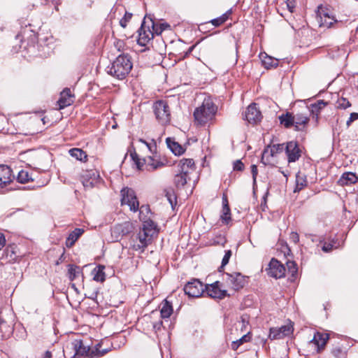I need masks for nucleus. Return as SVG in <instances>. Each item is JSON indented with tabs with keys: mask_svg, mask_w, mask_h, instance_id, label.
<instances>
[{
	"mask_svg": "<svg viewBox=\"0 0 358 358\" xmlns=\"http://www.w3.org/2000/svg\"><path fill=\"white\" fill-rule=\"evenodd\" d=\"M157 234V225L150 218L144 220L142 228L139 231L136 240L138 243H135L132 245L134 250H141L143 252L145 248L151 243L152 240L155 236Z\"/></svg>",
	"mask_w": 358,
	"mask_h": 358,
	"instance_id": "1",
	"label": "nucleus"
},
{
	"mask_svg": "<svg viewBox=\"0 0 358 358\" xmlns=\"http://www.w3.org/2000/svg\"><path fill=\"white\" fill-rule=\"evenodd\" d=\"M101 343L96 344L94 347L91 348L88 345H85L82 340H74L71 343V347L66 346V350H64L66 353L69 349L73 350L75 356H85L89 358H99L103 357L109 352L108 349L101 350Z\"/></svg>",
	"mask_w": 358,
	"mask_h": 358,
	"instance_id": "2",
	"label": "nucleus"
},
{
	"mask_svg": "<svg viewBox=\"0 0 358 358\" xmlns=\"http://www.w3.org/2000/svg\"><path fill=\"white\" fill-rule=\"evenodd\" d=\"M132 69L131 57L127 54L120 55L110 66L107 67V73L119 80L125 78Z\"/></svg>",
	"mask_w": 358,
	"mask_h": 358,
	"instance_id": "3",
	"label": "nucleus"
},
{
	"mask_svg": "<svg viewBox=\"0 0 358 358\" xmlns=\"http://www.w3.org/2000/svg\"><path fill=\"white\" fill-rule=\"evenodd\" d=\"M217 112V106L210 98L204 99L201 106L194 112L195 122L200 125L206 124L211 120Z\"/></svg>",
	"mask_w": 358,
	"mask_h": 358,
	"instance_id": "4",
	"label": "nucleus"
},
{
	"mask_svg": "<svg viewBox=\"0 0 358 358\" xmlns=\"http://www.w3.org/2000/svg\"><path fill=\"white\" fill-rule=\"evenodd\" d=\"M154 113L157 120L162 125L169 123L171 120L170 108L166 101L159 100L153 105Z\"/></svg>",
	"mask_w": 358,
	"mask_h": 358,
	"instance_id": "5",
	"label": "nucleus"
},
{
	"mask_svg": "<svg viewBox=\"0 0 358 358\" xmlns=\"http://www.w3.org/2000/svg\"><path fill=\"white\" fill-rule=\"evenodd\" d=\"M121 203L127 204L130 210L136 212L138 210V201L137 200L135 192L129 187H124L121 192Z\"/></svg>",
	"mask_w": 358,
	"mask_h": 358,
	"instance_id": "6",
	"label": "nucleus"
},
{
	"mask_svg": "<svg viewBox=\"0 0 358 358\" xmlns=\"http://www.w3.org/2000/svg\"><path fill=\"white\" fill-rule=\"evenodd\" d=\"M205 285L199 279L193 278L184 287L185 293L189 297L197 298L204 293Z\"/></svg>",
	"mask_w": 358,
	"mask_h": 358,
	"instance_id": "7",
	"label": "nucleus"
},
{
	"mask_svg": "<svg viewBox=\"0 0 358 358\" xmlns=\"http://www.w3.org/2000/svg\"><path fill=\"white\" fill-rule=\"evenodd\" d=\"M294 331L292 322L280 327H273L270 329L268 338L271 340L282 339L285 336L292 334Z\"/></svg>",
	"mask_w": 358,
	"mask_h": 358,
	"instance_id": "8",
	"label": "nucleus"
},
{
	"mask_svg": "<svg viewBox=\"0 0 358 358\" xmlns=\"http://www.w3.org/2000/svg\"><path fill=\"white\" fill-rule=\"evenodd\" d=\"M226 282L234 290L242 289L246 284V277L241 273H225Z\"/></svg>",
	"mask_w": 358,
	"mask_h": 358,
	"instance_id": "9",
	"label": "nucleus"
},
{
	"mask_svg": "<svg viewBox=\"0 0 358 358\" xmlns=\"http://www.w3.org/2000/svg\"><path fill=\"white\" fill-rule=\"evenodd\" d=\"M285 150L289 163L295 162L299 160L301 155V150L299 148V143L294 141L287 142Z\"/></svg>",
	"mask_w": 358,
	"mask_h": 358,
	"instance_id": "10",
	"label": "nucleus"
},
{
	"mask_svg": "<svg viewBox=\"0 0 358 358\" xmlns=\"http://www.w3.org/2000/svg\"><path fill=\"white\" fill-rule=\"evenodd\" d=\"M244 117L250 124H257L261 121L262 115L256 103H252L248 106L245 112Z\"/></svg>",
	"mask_w": 358,
	"mask_h": 358,
	"instance_id": "11",
	"label": "nucleus"
},
{
	"mask_svg": "<svg viewBox=\"0 0 358 358\" xmlns=\"http://www.w3.org/2000/svg\"><path fill=\"white\" fill-rule=\"evenodd\" d=\"M204 292L213 299H224L227 295V290L221 289L220 287V282L216 281L210 285H205Z\"/></svg>",
	"mask_w": 358,
	"mask_h": 358,
	"instance_id": "12",
	"label": "nucleus"
},
{
	"mask_svg": "<svg viewBox=\"0 0 358 358\" xmlns=\"http://www.w3.org/2000/svg\"><path fill=\"white\" fill-rule=\"evenodd\" d=\"M266 271L268 275L275 278L284 277L285 273V266L275 258L271 260Z\"/></svg>",
	"mask_w": 358,
	"mask_h": 358,
	"instance_id": "13",
	"label": "nucleus"
},
{
	"mask_svg": "<svg viewBox=\"0 0 358 358\" xmlns=\"http://www.w3.org/2000/svg\"><path fill=\"white\" fill-rule=\"evenodd\" d=\"M317 20L320 24V27L327 28L331 27L332 24L336 22L334 17L329 15L327 10L324 9L322 6L318 7Z\"/></svg>",
	"mask_w": 358,
	"mask_h": 358,
	"instance_id": "14",
	"label": "nucleus"
},
{
	"mask_svg": "<svg viewBox=\"0 0 358 358\" xmlns=\"http://www.w3.org/2000/svg\"><path fill=\"white\" fill-rule=\"evenodd\" d=\"M99 173L96 170L85 171L82 176V183L85 188L91 189L99 181Z\"/></svg>",
	"mask_w": 358,
	"mask_h": 358,
	"instance_id": "15",
	"label": "nucleus"
},
{
	"mask_svg": "<svg viewBox=\"0 0 358 358\" xmlns=\"http://www.w3.org/2000/svg\"><path fill=\"white\" fill-rule=\"evenodd\" d=\"M284 150H285V144H273L272 145L268 146L264 149L262 157V162L266 164H269V157H274L277 154L282 152Z\"/></svg>",
	"mask_w": 358,
	"mask_h": 358,
	"instance_id": "16",
	"label": "nucleus"
},
{
	"mask_svg": "<svg viewBox=\"0 0 358 358\" xmlns=\"http://www.w3.org/2000/svg\"><path fill=\"white\" fill-rule=\"evenodd\" d=\"M329 339V335L327 333L316 332L314 334L313 339L310 343L315 345L317 353H320L325 348L327 341Z\"/></svg>",
	"mask_w": 358,
	"mask_h": 358,
	"instance_id": "17",
	"label": "nucleus"
},
{
	"mask_svg": "<svg viewBox=\"0 0 358 358\" xmlns=\"http://www.w3.org/2000/svg\"><path fill=\"white\" fill-rule=\"evenodd\" d=\"M73 94H71L69 88H65L61 93L60 97L57 101L59 109H63L66 106H71L73 103Z\"/></svg>",
	"mask_w": 358,
	"mask_h": 358,
	"instance_id": "18",
	"label": "nucleus"
},
{
	"mask_svg": "<svg viewBox=\"0 0 358 358\" xmlns=\"http://www.w3.org/2000/svg\"><path fill=\"white\" fill-rule=\"evenodd\" d=\"M294 126L296 131H304L307 128L309 122V117L307 114L299 113L294 115Z\"/></svg>",
	"mask_w": 358,
	"mask_h": 358,
	"instance_id": "19",
	"label": "nucleus"
},
{
	"mask_svg": "<svg viewBox=\"0 0 358 358\" xmlns=\"http://www.w3.org/2000/svg\"><path fill=\"white\" fill-rule=\"evenodd\" d=\"M12 170L6 165H0V187H4L12 181Z\"/></svg>",
	"mask_w": 358,
	"mask_h": 358,
	"instance_id": "20",
	"label": "nucleus"
},
{
	"mask_svg": "<svg viewBox=\"0 0 358 358\" xmlns=\"http://www.w3.org/2000/svg\"><path fill=\"white\" fill-rule=\"evenodd\" d=\"M153 31H150V29L148 31L145 29L144 22H143L141 28L138 30V43L140 45L144 46L151 38H153Z\"/></svg>",
	"mask_w": 358,
	"mask_h": 358,
	"instance_id": "21",
	"label": "nucleus"
},
{
	"mask_svg": "<svg viewBox=\"0 0 358 358\" xmlns=\"http://www.w3.org/2000/svg\"><path fill=\"white\" fill-rule=\"evenodd\" d=\"M357 180L358 178L355 173L352 172H346L343 173V175L338 180V183L343 186L348 185L355 183L357 181Z\"/></svg>",
	"mask_w": 358,
	"mask_h": 358,
	"instance_id": "22",
	"label": "nucleus"
},
{
	"mask_svg": "<svg viewBox=\"0 0 358 358\" xmlns=\"http://www.w3.org/2000/svg\"><path fill=\"white\" fill-rule=\"evenodd\" d=\"M259 57L266 69L275 68L278 65V60L268 56L266 53H261Z\"/></svg>",
	"mask_w": 358,
	"mask_h": 358,
	"instance_id": "23",
	"label": "nucleus"
},
{
	"mask_svg": "<svg viewBox=\"0 0 358 358\" xmlns=\"http://www.w3.org/2000/svg\"><path fill=\"white\" fill-rule=\"evenodd\" d=\"M83 232L84 230L83 229H75L67 237L66 240V246L67 248H71Z\"/></svg>",
	"mask_w": 358,
	"mask_h": 358,
	"instance_id": "24",
	"label": "nucleus"
},
{
	"mask_svg": "<svg viewBox=\"0 0 358 358\" xmlns=\"http://www.w3.org/2000/svg\"><path fill=\"white\" fill-rule=\"evenodd\" d=\"M145 162L146 167L149 171H155L164 166V164L158 159H156L155 157H148L143 159Z\"/></svg>",
	"mask_w": 358,
	"mask_h": 358,
	"instance_id": "25",
	"label": "nucleus"
},
{
	"mask_svg": "<svg viewBox=\"0 0 358 358\" xmlns=\"http://www.w3.org/2000/svg\"><path fill=\"white\" fill-rule=\"evenodd\" d=\"M178 166L180 171L189 173V170H194L195 164L192 159H182L180 161Z\"/></svg>",
	"mask_w": 358,
	"mask_h": 358,
	"instance_id": "26",
	"label": "nucleus"
},
{
	"mask_svg": "<svg viewBox=\"0 0 358 358\" xmlns=\"http://www.w3.org/2000/svg\"><path fill=\"white\" fill-rule=\"evenodd\" d=\"M166 141L167 146L175 155H180L184 153L185 149L178 142L171 140V138H167Z\"/></svg>",
	"mask_w": 358,
	"mask_h": 358,
	"instance_id": "27",
	"label": "nucleus"
},
{
	"mask_svg": "<svg viewBox=\"0 0 358 358\" xmlns=\"http://www.w3.org/2000/svg\"><path fill=\"white\" fill-rule=\"evenodd\" d=\"M69 152L72 157L76 158L77 160L83 162L87 160V155L80 148H71L69 150Z\"/></svg>",
	"mask_w": 358,
	"mask_h": 358,
	"instance_id": "28",
	"label": "nucleus"
},
{
	"mask_svg": "<svg viewBox=\"0 0 358 358\" xmlns=\"http://www.w3.org/2000/svg\"><path fill=\"white\" fill-rule=\"evenodd\" d=\"M104 269L105 266L102 265H99L94 268L92 271L93 280L96 282H103L106 279Z\"/></svg>",
	"mask_w": 358,
	"mask_h": 358,
	"instance_id": "29",
	"label": "nucleus"
},
{
	"mask_svg": "<svg viewBox=\"0 0 358 358\" xmlns=\"http://www.w3.org/2000/svg\"><path fill=\"white\" fill-rule=\"evenodd\" d=\"M293 117L294 115L290 113L282 114L279 117L280 122L281 124L284 125L285 127L290 128L292 126H294V119Z\"/></svg>",
	"mask_w": 358,
	"mask_h": 358,
	"instance_id": "30",
	"label": "nucleus"
},
{
	"mask_svg": "<svg viewBox=\"0 0 358 358\" xmlns=\"http://www.w3.org/2000/svg\"><path fill=\"white\" fill-rule=\"evenodd\" d=\"M173 313V308L171 303L167 300H164L162 303V308L160 310L161 317L162 318H168Z\"/></svg>",
	"mask_w": 358,
	"mask_h": 358,
	"instance_id": "31",
	"label": "nucleus"
},
{
	"mask_svg": "<svg viewBox=\"0 0 358 358\" xmlns=\"http://www.w3.org/2000/svg\"><path fill=\"white\" fill-rule=\"evenodd\" d=\"M331 355L335 358H346L347 357V351L343 347L342 345H334L331 350Z\"/></svg>",
	"mask_w": 358,
	"mask_h": 358,
	"instance_id": "32",
	"label": "nucleus"
},
{
	"mask_svg": "<svg viewBox=\"0 0 358 358\" xmlns=\"http://www.w3.org/2000/svg\"><path fill=\"white\" fill-rule=\"evenodd\" d=\"M16 180L18 182L24 184L33 181L32 174H30L27 170L22 169L19 171Z\"/></svg>",
	"mask_w": 358,
	"mask_h": 358,
	"instance_id": "33",
	"label": "nucleus"
},
{
	"mask_svg": "<svg viewBox=\"0 0 358 358\" xmlns=\"http://www.w3.org/2000/svg\"><path fill=\"white\" fill-rule=\"evenodd\" d=\"M188 173L181 172L175 176L174 183L177 187H183L187 182Z\"/></svg>",
	"mask_w": 358,
	"mask_h": 358,
	"instance_id": "34",
	"label": "nucleus"
},
{
	"mask_svg": "<svg viewBox=\"0 0 358 358\" xmlns=\"http://www.w3.org/2000/svg\"><path fill=\"white\" fill-rule=\"evenodd\" d=\"M220 219L224 224H228L231 221V210L229 204L226 203L224 204V207H222Z\"/></svg>",
	"mask_w": 358,
	"mask_h": 358,
	"instance_id": "35",
	"label": "nucleus"
},
{
	"mask_svg": "<svg viewBox=\"0 0 358 358\" xmlns=\"http://www.w3.org/2000/svg\"><path fill=\"white\" fill-rule=\"evenodd\" d=\"M231 13V10H229L225 13H224L220 17L213 19L211 20V23L215 27H219L221 24H224L229 18V15Z\"/></svg>",
	"mask_w": 358,
	"mask_h": 358,
	"instance_id": "36",
	"label": "nucleus"
},
{
	"mask_svg": "<svg viewBox=\"0 0 358 358\" xmlns=\"http://www.w3.org/2000/svg\"><path fill=\"white\" fill-rule=\"evenodd\" d=\"M68 273L69 279L74 280L80 273H82V270L78 266L69 265Z\"/></svg>",
	"mask_w": 358,
	"mask_h": 358,
	"instance_id": "37",
	"label": "nucleus"
},
{
	"mask_svg": "<svg viewBox=\"0 0 358 358\" xmlns=\"http://www.w3.org/2000/svg\"><path fill=\"white\" fill-rule=\"evenodd\" d=\"M251 339V336L250 333L243 336L240 339L233 341L231 343V348L234 350H236L238 347L244 343L250 341Z\"/></svg>",
	"mask_w": 358,
	"mask_h": 358,
	"instance_id": "38",
	"label": "nucleus"
},
{
	"mask_svg": "<svg viewBox=\"0 0 358 358\" xmlns=\"http://www.w3.org/2000/svg\"><path fill=\"white\" fill-rule=\"evenodd\" d=\"M165 196L171 204V207L176 204V196L175 195L174 191L172 189H164Z\"/></svg>",
	"mask_w": 358,
	"mask_h": 358,
	"instance_id": "39",
	"label": "nucleus"
},
{
	"mask_svg": "<svg viewBox=\"0 0 358 358\" xmlns=\"http://www.w3.org/2000/svg\"><path fill=\"white\" fill-rule=\"evenodd\" d=\"M307 185V181L304 176H301L299 174L296 175V189L295 192L300 191Z\"/></svg>",
	"mask_w": 358,
	"mask_h": 358,
	"instance_id": "40",
	"label": "nucleus"
},
{
	"mask_svg": "<svg viewBox=\"0 0 358 358\" xmlns=\"http://www.w3.org/2000/svg\"><path fill=\"white\" fill-rule=\"evenodd\" d=\"M138 210L140 220L143 222L144 220H147L148 218H147V215L145 214L150 213V207L147 205H143L140 208L138 207Z\"/></svg>",
	"mask_w": 358,
	"mask_h": 358,
	"instance_id": "41",
	"label": "nucleus"
},
{
	"mask_svg": "<svg viewBox=\"0 0 358 358\" xmlns=\"http://www.w3.org/2000/svg\"><path fill=\"white\" fill-rule=\"evenodd\" d=\"M131 157L136 165L137 169L141 170L143 165L145 164V162H143L144 159H140L136 152L131 153Z\"/></svg>",
	"mask_w": 358,
	"mask_h": 358,
	"instance_id": "42",
	"label": "nucleus"
},
{
	"mask_svg": "<svg viewBox=\"0 0 358 358\" xmlns=\"http://www.w3.org/2000/svg\"><path fill=\"white\" fill-rule=\"evenodd\" d=\"M132 17V13L129 12H125L124 17L120 20V25L122 28H125L127 25V23L131 20Z\"/></svg>",
	"mask_w": 358,
	"mask_h": 358,
	"instance_id": "43",
	"label": "nucleus"
},
{
	"mask_svg": "<svg viewBox=\"0 0 358 358\" xmlns=\"http://www.w3.org/2000/svg\"><path fill=\"white\" fill-rule=\"evenodd\" d=\"M231 254L232 253L230 250L225 251V254L222 258V264H221L220 269L222 268L224 266H226L229 263V261L231 256ZM219 271H220V270H219Z\"/></svg>",
	"mask_w": 358,
	"mask_h": 358,
	"instance_id": "44",
	"label": "nucleus"
},
{
	"mask_svg": "<svg viewBox=\"0 0 358 358\" xmlns=\"http://www.w3.org/2000/svg\"><path fill=\"white\" fill-rule=\"evenodd\" d=\"M351 106V103L346 99L342 98L338 101V108L346 109Z\"/></svg>",
	"mask_w": 358,
	"mask_h": 358,
	"instance_id": "45",
	"label": "nucleus"
},
{
	"mask_svg": "<svg viewBox=\"0 0 358 358\" xmlns=\"http://www.w3.org/2000/svg\"><path fill=\"white\" fill-rule=\"evenodd\" d=\"M327 105V103L323 100H319L315 103L311 104L313 111L319 110L324 108Z\"/></svg>",
	"mask_w": 358,
	"mask_h": 358,
	"instance_id": "46",
	"label": "nucleus"
},
{
	"mask_svg": "<svg viewBox=\"0 0 358 358\" xmlns=\"http://www.w3.org/2000/svg\"><path fill=\"white\" fill-rule=\"evenodd\" d=\"M289 272L294 275L298 271L297 265L294 262H287V263Z\"/></svg>",
	"mask_w": 358,
	"mask_h": 358,
	"instance_id": "47",
	"label": "nucleus"
},
{
	"mask_svg": "<svg viewBox=\"0 0 358 358\" xmlns=\"http://www.w3.org/2000/svg\"><path fill=\"white\" fill-rule=\"evenodd\" d=\"M244 169V164L241 160H236L234 163V170L235 171H243Z\"/></svg>",
	"mask_w": 358,
	"mask_h": 358,
	"instance_id": "48",
	"label": "nucleus"
},
{
	"mask_svg": "<svg viewBox=\"0 0 358 358\" xmlns=\"http://www.w3.org/2000/svg\"><path fill=\"white\" fill-rule=\"evenodd\" d=\"M251 172L252 175L253 183H256V178L258 173L257 166L255 164L251 166Z\"/></svg>",
	"mask_w": 358,
	"mask_h": 358,
	"instance_id": "49",
	"label": "nucleus"
},
{
	"mask_svg": "<svg viewBox=\"0 0 358 358\" xmlns=\"http://www.w3.org/2000/svg\"><path fill=\"white\" fill-rule=\"evenodd\" d=\"M162 324V321L161 320L152 323V328L155 333H157L158 331L161 330Z\"/></svg>",
	"mask_w": 358,
	"mask_h": 358,
	"instance_id": "50",
	"label": "nucleus"
},
{
	"mask_svg": "<svg viewBox=\"0 0 358 358\" xmlns=\"http://www.w3.org/2000/svg\"><path fill=\"white\" fill-rule=\"evenodd\" d=\"M171 25L166 22L159 24V31L158 32H162L164 30H171Z\"/></svg>",
	"mask_w": 358,
	"mask_h": 358,
	"instance_id": "51",
	"label": "nucleus"
},
{
	"mask_svg": "<svg viewBox=\"0 0 358 358\" xmlns=\"http://www.w3.org/2000/svg\"><path fill=\"white\" fill-rule=\"evenodd\" d=\"M290 239L294 243H297L299 241V236L296 232H292L290 234Z\"/></svg>",
	"mask_w": 358,
	"mask_h": 358,
	"instance_id": "52",
	"label": "nucleus"
},
{
	"mask_svg": "<svg viewBox=\"0 0 358 358\" xmlns=\"http://www.w3.org/2000/svg\"><path fill=\"white\" fill-rule=\"evenodd\" d=\"M287 6L290 12H293L295 7L294 0H287Z\"/></svg>",
	"mask_w": 358,
	"mask_h": 358,
	"instance_id": "53",
	"label": "nucleus"
},
{
	"mask_svg": "<svg viewBox=\"0 0 358 358\" xmlns=\"http://www.w3.org/2000/svg\"><path fill=\"white\" fill-rule=\"evenodd\" d=\"M6 239L2 234H0V250L4 247Z\"/></svg>",
	"mask_w": 358,
	"mask_h": 358,
	"instance_id": "54",
	"label": "nucleus"
},
{
	"mask_svg": "<svg viewBox=\"0 0 358 358\" xmlns=\"http://www.w3.org/2000/svg\"><path fill=\"white\" fill-rule=\"evenodd\" d=\"M333 245L331 244L325 243L322 247V250L324 252H329L332 250Z\"/></svg>",
	"mask_w": 358,
	"mask_h": 358,
	"instance_id": "55",
	"label": "nucleus"
},
{
	"mask_svg": "<svg viewBox=\"0 0 358 358\" xmlns=\"http://www.w3.org/2000/svg\"><path fill=\"white\" fill-rule=\"evenodd\" d=\"M152 29H153V31L157 34V35H159L161 34L162 32H158V31H159V24L157 25V24H155L154 22H152Z\"/></svg>",
	"mask_w": 358,
	"mask_h": 358,
	"instance_id": "56",
	"label": "nucleus"
},
{
	"mask_svg": "<svg viewBox=\"0 0 358 358\" xmlns=\"http://www.w3.org/2000/svg\"><path fill=\"white\" fill-rule=\"evenodd\" d=\"M353 122L356 120H358V113H352L350 115V117Z\"/></svg>",
	"mask_w": 358,
	"mask_h": 358,
	"instance_id": "57",
	"label": "nucleus"
},
{
	"mask_svg": "<svg viewBox=\"0 0 358 358\" xmlns=\"http://www.w3.org/2000/svg\"><path fill=\"white\" fill-rule=\"evenodd\" d=\"M140 141H141L142 143H145L148 148H149V150L152 152V148H156V145H151L150 144H148V143H146L145 141L142 140V139H140Z\"/></svg>",
	"mask_w": 358,
	"mask_h": 358,
	"instance_id": "58",
	"label": "nucleus"
},
{
	"mask_svg": "<svg viewBox=\"0 0 358 358\" xmlns=\"http://www.w3.org/2000/svg\"><path fill=\"white\" fill-rule=\"evenodd\" d=\"M194 45H192L189 48L188 50L186 52L185 55H187L192 52V51L194 50Z\"/></svg>",
	"mask_w": 358,
	"mask_h": 358,
	"instance_id": "59",
	"label": "nucleus"
},
{
	"mask_svg": "<svg viewBox=\"0 0 358 358\" xmlns=\"http://www.w3.org/2000/svg\"><path fill=\"white\" fill-rule=\"evenodd\" d=\"M6 322L0 320V329L2 330L4 326H6Z\"/></svg>",
	"mask_w": 358,
	"mask_h": 358,
	"instance_id": "60",
	"label": "nucleus"
},
{
	"mask_svg": "<svg viewBox=\"0 0 358 358\" xmlns=\"http://www.w3.org/2000/svg\"><path fill=\"white\" fill-rule=\"evenodd\" d=\"M51 352L50 351H46L45 353L44 358H51Z\"/></svg>",
	"mask_w": 358,
	"mask_h": 358,
	"instance_id": "61",
	"label": "nucleus"
},
{
	"mask_svg": "<svg viewBox=\"0 0 358 358\" xmlns=\"http://www.w3.org/2000/svg\"><path fill=\"white\" fill-rule=\"evenodd\" d=\"M227 203L228 204V201H227V199L226 196H224L223 199H222V205L223 206H224V204Z\"/></svg>",
	"mask_w": 358,
	"mask_h": 358,
	"instance_id": "62",
	"label": "nucleus"
},
{
	"mask_svg": "<svg viewBox=\"0 0 358 358\" xmlns=\"http://www.w3.org/2000/svg\"><path fill=\"white\" fill-rule=\"evenodd\" d=\"M352 122H353V121H352L350 118H349V119L348 120L347 122H346V124H347L348 127H350V124H351Z\"/></svg>",
	"mask_w": 358,
	"mask_h": 358,
	"instance_id": "63",
	"label": "nucleus"
},
{
	"mask_svg": "<svg viewBox=\"0 0 358 358\" xmlns=\"http://www.w3.org/2000/svg\"><path fill=\"white\" fill-rule=\"evenodd\" d=\"M242 322H243V324L245 322V319L243 317H242Z\"/></svg>",
	"mask_w": 358,
	"mask_h": 358,
	"instance_id": "64",
	"label": "nucleus"
}]
</instances>
